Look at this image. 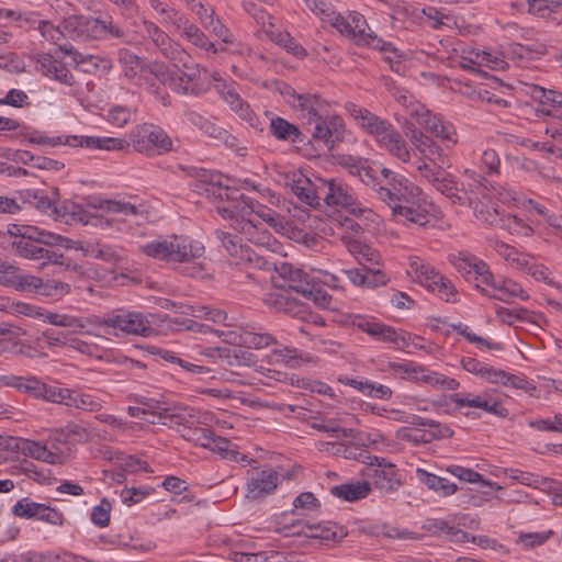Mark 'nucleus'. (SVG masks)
I'll return each mask as SVG.
<instances>
[{"instance_id":"23","label":"nucleus","mask_w":562,"mask_h":562,"mask_svg":"<svg viewBox=\"0 0 562 562\" xmlns=\"http://www.w3.org/2000/svg\"><path fill=\"white\" fill-rule=\"evenodd\" d=\"M311 134L315 142L324 144L328 149L342 140L345 125L340 116H323L312 125Z\"/></svg>"},{"instance_id":"57","label":"nucleus","mask_w":562,"mask_h":562,"mask_svg":"<svg viewBox=\"0 0 562 562\" xmlns=\"http://www.w3.org/2000/svg\"><path fill=\"white\" fill-rule=\"evenodd\" d=\"M508 477L513 481H516L522 485L531 486L535 488H541V487H553V482L548 480L547 477H542L539 475H536L530 472H525L520 470H510Z\"/></svg>"},{"instance_id":"17","label":"nucleus","mask_w":562,"mask_h":562,"mask_svg":"<svg viewBox=\"0 0 562 562\" xmlns=\"http://www.w3.org/2000/svg\"><path fill=\"white\" fill-rule=\"evenodd\" d=\"M147 38L155 48L168 60L188 59L187 49L170 37V35L157 22L144 19L142 21Z\"/></svg>"},{"instance_id":"18","label":"nucleus","mask_w":562,"mask_h":562,"mask_svg":"<svg viewBox=\"0 0 562 562\" xmlns=\"http://www.w3.org/2000/svg\"><path fill=\"white\" fill-rule=\"evenodd\" d=\"M453 267L468 280L475 283L477 289L484 284L493 283V274L490 267L481 259L459 252L450 258Z\"/></svg>"},{"instance_id":"26","label":"nucleus","mask_w":562,"mask_h":562,"mask_svg":"<svg viewBox=\"0 0 562 562\" xmlns=\"http://www.w3.org/2000/svg\"><path fill=\"white\" fill-rule=\"evenodd\" d=\"M292 108L297 112L299 117L312 125L325 116L327 103L317 94L292 93Z\"/></svg>"},{"instance_id":"9","label":"nucleus","mask_w":562,"mask_h":562,"mask_svg":"<svg viewBox=\"0 0 562 562\" xmlns=\"http://www.w3.org/2000/svg\"><path fill=\"white\" fill-rule=\"evenodd\" d=\"M407 273L414 281L428 291L437 293L446 302H456L457 292L451 281L424 259L416 256L409 257Z\"/></svg>"},{"instance_id":"7","label":"nucleus","mask_w":562,"mask_h":562,"mask_svg":"<svg viewBox=\"0 0 562 562\" xmlns=\"http://www.w3.org/2000/svg\"><path fill=\"white\" fill-rule=\"evenodd\" d=\"M100 210L101 227L113 228L117 232H130L133 225H139L148 218V210L144 203H133L124 200H97L90 204Z\"/></svg>"},{"instance_id":"33","label":"nucleus","mask_w":562,"mask_h":562,"mask_svg":"<svg viewBox=\"0 0 562 562\" xmlns=\"http://www.w3.org/2000/svg\"><path fill=\"white\" fill-rule=\"evenodd\" d=\"M236 231L240 232L246 238L258 247L272 249L276 239L266 229H260L255 218L251 216L238 222Z\"/></svg>"},{"instance_id":"13","label":"nucleus","mask_w":562,"mask_h":562,"mask_svg":"<svg viewBox=\"0 0 562 562\" xmlns=\"http://www.w3.org/2000/svg\"><path fill=\"white\" fill-rule=\"evenodd\" d=\"M321 192H324L323 201L329 206L342 207L356 216H362L366 213L374 215L361 205L352 190L340 180H321Z\"/></svg>"},{"instance_id":"29","label":"nucleus","mask_w":562,"mask_h":562,"mask_svg":"<svg viewBox=\"0 0 562 562\" xmlns=\"http://www.w3.org/2000/svg\"><path fill=\"white\" fill-rule=\"evenodd\" d=\"M402 125L405 135L409 138L413 147L425 157L441 156L442 147L428 136L423 130L418 128L412 121L404 119L403 122L397 120Z\"/></svg>"},{"instance_id":"14","label":"nucleus","mask_w":562,"mask_h":562,"mask_svg":"<svg viewBox=\"0 0 562 562\" xmlns=\"http://www.w3.org/2000/svg\"><path fill=\"white\" fill-rule=\"evenodd\" d=\"M138 403L144 405L148 412L158 411V416L160 419L170 418L171 422H175L176 424L179 425H206L209 420L207 413H203L195 408H189L178 405L171 406L168 405L162 400L142 397L138 400Z\"/></svg>"},{"instance_id":"48","label":"nucleus","mask_w":562,"mask_h":562,"mask_svg":"<svg viewBox=\"0 0 562 562\" xmlns=\"http://www.w3.org/2000/svg\"><path fill=\"white\" fill-rule=\"evenodd\" d=\"M418 382L426 383L437 390L443 391H456L459 389L460 383L453 378L438 373L423 367V373H420Z\"/></svg>"},{"instance_id":"11","label":"nucleus","mask_w":562,"mask_h":562,"mask_svg":"<svg viewBox=\"0 0 562 562\" xmlns=\"http://www.w3.org/2000/svg\"><path fill=\"white\" fill-rule=\"evenodd\" d=\"M330 25L339 33L352 37L358 44L368 45L384 50V42L369 27L364 16L358 12L350 13L347 18L341 14H330Z\"/></svg>"},{"instance_id":"6","label":"nucleus","mask_w":562,"mask_h":562,"mask_svg":"<svg viewBox=\"0 0 562 562\" xmlns=\"http://www.w3.org/2000/svg\"><path fill=\"white\" fill-rule=\"evenodd\" d=\"M119 63L124 77L137 87L148 90L164 106L170 104L169 94L157 85L167 78L168 66L164 63H145L139 56L127 48L117 52Z\"/></svg>"},{"instance_id":"50","label":"nucleus","mask_w":562,"mask_h":562,"mask_svg":"<svg viewBox=\"0 0 562 562\" xmlns=\"http://www.w3.org/2000/svg\"><path fill=\"white\" fill-rule=\"evenodd\" d=\"M485 285L495 290L497 293L493 294V296L501 301H507L510 297H519L524 301L529 299V295L524 291L521 285H519L518 283H516L512 280H503V281L496 282L493 279L492 284H485Z\"/></svg>"},{"instance_id":"8","label":"nucleus","mask_w":562,"mask_h":562,"mask_svg":"<svg viewBox=\"0 0 562 562\" xmlns=\"http://www.w3.org/2000/svg\"><path fill=\"white\" fill-rule=\"evenodd\" d=\"M187 57L188 59L181 57V60H171L177 71L170 75L168 70L166 80L164 82H157V85H160L164 89V86L167 83L172 91L179 94L200 95L209 89L202 76L206 70L201 68L200 65L193 60L188 50Z\"/></svg>"},{"instance_id":"59","label":"nucleus","mask_w":562,"mask_h":562,"mask_svg":"<svg viewBox=\"0 0 562 562\" xmlns=\"http://www.w3.org/2000/svg\"><path fill=\"white\" fill-rule=\"evenodd\" d=\"M460 60L459 65L464 69L475 70L479 68L481 58V50L470 45L459 44L454 49Z\"/></svg>"},{"instance_id":"46","label":"nucleus","mask_w":562,"mask_h":562,"mask_svg":"<svg viewBox=\"0 0 562 562\" xmlns=\"http://www.w3.org/2000/svg\"><path fill=\"white\" fill-rule=\"evenodd\" d=\"M68 349L98 360H102L104 355L109 351L106 347L89 337L82 338L74 335H71L69 339Z\"/></svg>"},{"instance_id":"63","label":"nucleus","mask_w":562,"mask_h":562,"mask_svg":"<svg viewBox=\"0 0 562 562\" xmlns=\"http://www.w3.org/2000/svg\"><path fill=\"white\" fill-rule=\"evenodd\" d=\"M299 358L297 349L289 346H278L272 349L269 361L272 364H284V366H293V363Z\"/></svg>"},{"instance_id":"37","label":"nucleus","mask_w":562,"mask_h":562,"mask_svg":"<svg viewBox=\"0 0 562 562\" xmlns=\"http://www.w3.org/2000/svg\"><path fill=\"white\" fill-rule=\"evenodd\" d=\"M425 131L439 138L448 149L458 144L456 127L452 123L445 121L443 117L438 114L432 117Z\"/></svg>"},{"instance_id":"10","label":"nucleus","mask_w":562,"mask_h":562,"mask_svg":"<svg viewBox=\"0 0 562 562\" xmlns=\"http://www.w3.org/2000/svg\"><path fill=\"white\" fill-rule=\"evenodd\" d=\"M130 140L137 153L149 157L172 150V140L168 134L151 123L135 126L130 133Z\"/></svg>"},{"instance_id":"54","label":"nucleus","mask_w":562,"mask_h":562,"mask_svg":"<svg viewBox=\"0 0 562 562\" xmlns=\"http://www.w3.org/2000/svg\"><path fill=\"white\" fill-rule=\"evenodd\" d=\"M447 472L458 477L460 481H464L468 483H482L483 485L490 486L494 490H502L503 487L495 482L485 481L483 476L469 468H464L461 465H450L446 469Z\"/></svg>"},{"instance_id":"52","label":"nucleus","mask_w":562,"mask_h":562,"mask_svg":"<svg viewBox=\"0 0 562 562\" xmlns=\"http://www.w3.org/2000/svg\"><path fill=\"white\" fill-rule=\"evenodd\" d=\"M508 232L510 235L518 237H530L533 235L535 229L530 224L519 218L515 214H505L501 227Z\"/></svg>"},{"instance_id":"58","label":"nucleus","mask_w":562,"mask_h":562,"mask_svg":"<svg viewBox=\"0 0 562 562\" xmlns=\"http://www.w3.org/2000/svg\"><path fill=\"white\" fill-rule=\"evenodd\" d=\"M311 427L313 429L318 430V431L327 432L330 437H335V438L355 437L353 429L340 427L334 420H323V419H319V418H314L311 422Z\"/></svg>"},{"instance_id":"61","label":"nucleus","mask_w":562,"mask_h":562,"mask_svg":"<svg viewBox=\"0 0 562 562\" xmlns=\"http://www.w3.org/2000/svg\"><path fill=\"white\" fill-rule=\"evenodd\" d=\"M252 215L261 218L277 232L284 229V217L265 205L255 203V211L252 212Z\"/></svg>"},{"instance_id":"49","label":"nucleus","mask_w":562,"mask_h":562,"mask_svg":"<svg viewBox=\"0 0 562 562\" xmlns=\"http://www.w3.org/2000/svg\"><path fill=\"white\" fill-rule=\"evenodd\" d=\"M269 130L276 138L292 143H295L301 135L300 130L294 124L280 116L270 120Z\"/></svg>"},{"instance_id":"15","label":"nucleus","mask_w":562,"mask_h":562,"mask_svg":"<svg viewBox=\"0 0 562 562\" xmlns=\"http://www.w3.org/2000/svg\"><path fill=\"white\" fill-rule=\"evenodd\" d=\"M11 246L15 255L22 258L29 260L44 259L45 261L42 262L41 269H43L48 263L63 266L66 270L78 271L80 269L78 265L72 263L70 260L66 259L63 254H58L40 246L37 239L35 238L14 239L11 243Z\"/></svg>"},{"instance_id":"32","label":"nucleus","mask_w":562,"mask_h":562,"mask_svg":"<svg viewBox=\"0 0 562 562\" xmlns=\"http://www.w3.org/2000/svg\"><path fill=\"white\" fill-rule=\"evenodd\" d=\"M280 276L288 280L289 286L303 295H312L313 278L308 272L292 265L283 263L280 268Z\"/></svg>"},{"instance_id":"47","label":"nucleus","mask_w":562,"mask_h":562,"mask_svg":"<svg viewBox=\"0 0 562 562\" xmlns=\"http://www.w3.org/2000/svg\"><path fill=\"white\" fill-rule=\"evenodd\" d=\"M490 245L492 248L507 262L515 268L520 269L521 266L527 265L528 255L520 254L515 247L496 238H491Z\"/></svg>"},{"instance_id":"20","label":"nucleus","mask_w":562,"mask_h":562,"mask_svg":"<svg viewBox=\"0 0 562 562\" xmlns=\"http://www.w3.org/2000/svg\"><path fill=\"white\" fill-rule=\"evenodd\" d=\"M90 38L95 41H117L121 44H132L130 31L111 15L93 18Z\"/></svg>"},{"instance_id":"30","label":"nucleus","mask_w":562,"mask_h":562,"mask_svg":"<svg viewBox=\"0 0 562 562\" xmlns=\"http://www.w3.org/2000/svg\"><path fill=\"white\" fill-rule=\"evenodd\" d=\"M396 100L408 115L409 119L407 120L412 121L416 126L419 125L424 130L436 115L407 91H398Z\"/></svg>"},{"instance_id":"42","label":"nucleus","mask_w":562,"mask_h":562,"mask_svg":"<svg viewBox=\"0 0 562 562\" xmlns=\"http://www.w3.org/2000/svg\"><path fill=\"white\" fill-rule=\"evenodd\" d=\"M527 12L531 15L558 21L562 16V1L527 0Z\"/></svg>"},{"instance_id":"16","label":"nucleus","mask_w":562,"mask_h":562,"mask_svg":"<svg viewBox=\"0 0 562 562\" xmlns=\"http://www.w3.org/2000/svg\"><path fill=\"white\" fill-rule=\"evenodd\" d=\"M284 536H304L306 538L319 539L322 541H338L347 536V530L333 521L318 524L293 522L282 528Z\"/></svg>"},{"instance_id":"27","label":"nucleus","mask_w":562,"mask_h":562,"mask_svg":"<svg viewBox=\"0 0 562 562\" xmlns=\"http://www.w3.org/2000/svg\"><path fill=\"white\" fill-rule=\"evenodd\" d=\"M218 335L228 344L252 349H262L276 344L274 337L270 334L257 333L243 327L234 330L221 331Z\"/></svg>"},{"instance_id":"44","label":"nucleus","mask_w":562,"mask_h":562,"mask_svg":"<svg viewBox=\"0 0 562 562\" xmlns=\"http://www.w3.org/2000/svg\"><path fill=\"white\" fill-rule=\"evenodd\" d=\"M55 220L67 224L81 223L88 225L92 223L91 216L81 205L76 203H66L59 209H54Z\"/></svg>"},{"instance_id":"31","label":"nucleus","mask_w":562,"mask_h":562,"mask_svg":"<svg viewBox=\"0 0 562 562\" xmlns=\"http://www.w3.org/2000/svg\"><path fill=\"white\" fill-rule=\"evenodd\" d=\"M36 61L37 70L41 71L44 76L53 78L67 86L74 85V76L64 63L55 59L48 54L37 55Z\"/></svg>"},{"instance_id":"34","label":"nucleus","mask_w":562,"mask_h":562,"mask_svg":"<svg viewBox=\"0 0 562 562\" xmlns=\"http://www.w3.org/2000/svg\"><path fill=\"white\" fill-rule=\"evenodd\" d=\"M23 452L38 461L50 464H60L66 460V453L57 448H49L38 441L27 440L23 446Z\"/></svg>"},{"instance_id":"3","label":"nucleus","mask_w":562,"mask_h":562,"mask_svg":"<svg viewBox=\"0 0 562 562\" xmlns=\"http://www.w3.org/2000/svg\"><path fill=\"white\" fill-rule=\"evenodd\" d=\"M195 191L209 199L224 220L233 221L235 231L238 222L251 216L255 211V202L238 189L224 183L221 175L203 176L195 184Z\"/></svg>"},{"instance_id":"64","label":"nucleus","mask_w":562,"mask_h":562,"mask_svg":"<svg viewBox=\"0 0 562 562\" xmlns=\"http://www.w3.org/2000/svg\"><path fill=\"white\" fill-rule=\"evenodd\" d=\"M390 369L401 379L418 382L423 366L414 362H391Z\"/></svg>"},{"instance_id":"53","label":"nucleus","mask_w":562,"mask_h":562,"mask_svg":"<svg viewBox=\"0 0 562 562\" xmlns=\"http://www.w3.org/2000/svg\"><path fill=\"white\" fill-rule=\"evenodd\" d=\"M188 311H181L182 314H189L193 317L198 318H205L209 321H212L214 323H221L227 326H232L233 323L231 322L228 315L226 312L222 310H215L211 308L209 306H184Z\"/></svg>"},{"instance_id":"62","label":"nucleus","mask_w":562,"mask_h":562,"mask_svg":"<svg viewBox=\"0 0 562 562\" xmlns=\"http://www.w3.org/2000/svg\"><path fill=\"white\" fill-rule=\"evenodd\" d=\"M211 136L220 139L226 147L234 150L238 156L247 154V147L236 136L220 127H212Z\"/></svg>"},{"instance_id":"39","label":"nucleus","mask_w":562,"mask_h":562,"mask_svg":"<svg viewBox=\"0 0 562 562\" xmlns=\"http://www.w3.org/2000/svg\"><path fill=\"white\" fill-rule=\"evenodd\" d=\"M464 176L470 180L467 190L469 205L471 206L474 205V203L482 202L481 199L490 201L491 189L485 178L472 169H465Z\"/></svg>"},{"instance_id":"5","label":"nucleus","mask_w":562,"mask_h":562,"mask_svg":"<svg viewBox=\"0 0 562 562\" xmlns=\"http://www.w3.org/2000/svg\"><path fill=\"white\" fill-rule=\"evenodd\" d=\"M161 319L160 315L144 314L138 311L115 308L103 315H89V322L95 324L97 330H102L110 341L111 338L153 337L157 335L154 325Z\"/></svg>"},{"instance_id":"21","label":"nucleus","mask_w":562,"mask_h":562,"mask_svg":"<svg viewBox=\"0 0 562 562\" xmlns=\"http://www.w3.org/2000/svg\"><path fill=\"white\" fill-rule=\"evenodd\" d=\"M450 401L456 404L457 408H479L498 417H506L508 415L507 409L502 405L501 401L494 397L492 392L488 390H485L477 395L470 393H453L450 395Z\"/></svg>"},{"instance_id":"38","label":"nucleus","mask_w":562,"mask_h":562,"mask_svg":"<svg viewBox=\"0 0 562 562\" xmlns=\"http://www.w3.org/2000/svg\"><path fill=\"white\" fill-rule=\"evenodd\" d=\"M417 480L439 496L448 497L453 495L458 486L446 477L432 474L422 468L416 469Z\"/></svg>"},{"instance_id":"35","label":"nucleus","mask_w":562,"mask_h":562,"mask_svg":"<svg viewBox=\"0 0 562 562\" xmlns=\"http://www.w3.org/2000/svg\"><path fill=\"white\" fill-rule=\"evenodd\" d=\"M269 302L276 311L282 312L291 317L306 321L310 316L307 305L295 297L276 294L270 297Z\"/></svg>"},{"instance_id":"43","label":"nucleus","mask_w":562,"mask_h":562,"mask_svg":"<svg viewBox=\"0 0 562 562\" xmlns=\"http://www.w3.org/2000/svg\"><path fill=\"white\" fill-rule=\"evenodd\" d=\"M150 10L159 16V23L166 29L173 31L177 24L180 22L183 12L175 7H169L161 0H147Z\"/></svg>"},{"instance_id":"55","label":"nucleus","mask_w":562,"mask_h":562,"mask_svg":"<svg viewBox=\"0 0 562 562\" xmlns=\"http://www.w3.org/2000/svg\"><path fill=\"white\" fill-rule=\"evenodd\" d=\"M201 26L204 31H209L211 34L220 38L225 44H234L235 36L232 31L223 23L221 18L214 12Z\"/></svg>"},{"instance_id":"41","label":"nucleus","mask_w":562,"mask_h":562,"mask_svg":"<svg viewBox=\"0 0 562 562\" xmlns=\"http://www.w3.org/2000/svg\"><path fill=\"white\" fill-rule=\"evenodd\" d=\"M93 16H86V15H77L72 14L67 18H65L61 21V27L65 36H69L71 38H82V40H89L90 38V30L92 24Z\"/></svg>"},{"instance_id":"56","label":"nucleus","mask_w":562,"mask_h":562,"mask_svg":"<svg viewBox=\"0 0 562 562\" xmlns=\"http://www.w3.org/2000/svg\"><path fill=\"white\" fill-rule=\"evenodd\" d=\"M471 207H473L474 216L479 221L490 226L501 227L504 215L501 216L496 207L490 206L484 201L474 203Z\"/></svg>"},{"instance_id":"45","label":"nucleus","mask_w":562,"mask_h":562,"mask_svg":"<svg viewBox=\"0 0 562 562\" xmlns=\"http://www.w3.org/2000/svg\"><path fill=\"white\" fill-rule=\"evenodd\" d=\"M371 484L367 481H359L336 485L331 487V494L348 502H357L369 495Z\"/></svg>"},{"instance_id":"51","label":"nucleus","mask_w":562,"mask_h":562,"mask_svg":"<svg viewBox=\"0 0 562 562\" xmlns=\"http://www.w3.org/2000/svg\"><path fill=\"white\" fill-rule=\"evenodd\" d=\"M89 258L99 259L108 263L117 265L123 260L122 251L113 246L94 241L88 249Z\"/></svg>"},{"instance_id":"28","label":"nucleus","mask_w":562,"mask_h":562,"mask_svg":"<svg viewBox=\"0 0 562 562\" xmlns=\"http://www.w3.org/2000/svg\"><path fill=\"white\" fill-rule=\"evenodd\" d=\"M47 323L59 327L72 328L74 334H82L85 337H94L100 341L108 340L105 336H101L97 330L95 324L89 322V316L79 317L50 312L49 315H47Z\"/></svg>"},{"instance_id":"1","label":"nucleus","mask_w":562,"mask_h":562,"mask_svg":"<svg viewBox=\"0 0 562 562\" xmlns=\"http://www.w3.org/2000/svg\"><path fill=\"white\" fill-rule=\"evenodd\" d=\"M139 251L155 260L173 266L192 278L206 274L203 262L205 248L196 240L183 235H168L139 246Z\"/></svg>"},{"instance_id":"19","label":"nucleus","mask_w":562,"mask_h":562,"mask_svg":"<svg viewBox=\"0 0 562 562\" xmlns=\"http://www.w3.org/2000/svg\"><path fill=\"white\" fill-rule=\"evenodd\" d=\"M321 180L313 182L300 171H290L284 177V184L301 202L317 207L321 205L324 194L321 192Z\"/></svg>"},{"instance_id":"25","label":"nucleus","mask_w":562,"mask_h":562,"mask_svg":"<svg viewBox=\"0 0 562 562\" xmlns=\"http://www.w3.org/2000/svg\"><path fill=\"white\" fill-rule=\"evenodd\" d=\"M172 32L177 33L181 40L201 50L212 54H216L218 52L215 43L210 40L201 24L198 25L186 14Z\"/></svg>"},{"instance_id":"40","label":"nucleus","mask_w":562,"mask_h":562,"mask_svg":"<svg viewBox=\"0 0 562 562\" xmlns=\"http://www.w3.org/2000/svg\"><path fill=\"white\" fill-rule=\"evenodd\" d=\"M201 353L215 363L231 367L241 363L245 364L246 361H249L251 357V353L241 350L237 351L236 349L229 348H207Z\"/></svg>"},{"instance_id":"36","label":"nucleus","mask_w":562,"mask_h":562,"mask_svg":"<svg viewBox=\"0 0 562 562\" xmlns=\"http://www.w3.org/2000/svg\"><path fill=\"white\" fill-rule=\"evenodd\" d=\"M449 167V160L447 159V156L445 154H442L440 157H425L423 159H419L416 165V169L419 172L420 177L431 184L435 181H438V178Z\"/></svg>"},{"instance_id":"12","label":"nucleus","mask_w":562,"mask_h":562,"mask_svg":"<svg viewBox=\"0 0 562 562\" xmlns=\"http://www.w3.org/2000/svg\"><path fill=\"white\" fill-rule=\"evenodd\" d=\"M362 463L369 465L362 471V474L370 477L375 488L382 493H393L401 485V475L396 467L384 458L371 456L367 451H361Z\"/></svg>"},{"instance_id":"4","label":"nucleus","mask_w":562,"mask_h":562,"mask_svg":"<svg viewBox=\"0 0 562 562\" xmlns=\"http://www.w3.org/2000/svg\"><path fill=\"white\" fill-rule=\"evenodd\" d=\"M346 110L373 137L379 148L403 164L411 162L413 147L390 121L355 103H347Z\"/></svg>"},{"instance_id":"60","label":"nucleus","mask_w":562,"mask_h":562,"mask_svg":"<svg viewBox=\"0 0 562 562\" xmlns=\"http://www.w3.org/2000/svg\"><path fill=\"white\" fill-rule=\"evenodd\" d=\"M41 510H44V504L35 503L30 498H22L12 507L14 516L25 519L38 518Z\"/></svg>"},{"instance_id":"2","label":"nucleus","mask_w":562,"mask_h":562,"mask_svg":"<svg viewBox=\"0 0 562 562\" xmlns=\"http://www.w3.org/2000/svg\"><path fill=\"white\" fill-rule=\"evenodd\" d=\"M375 193L391 209L396 221L418 226L429 222L428 211L419 204L423 190L404 176H393L386 186L375 188Z\"/></svg>"},{"instance_id":"24","label":"nucleus","mask_w":562,"mask_h":562,"mask_svg":"<svg viewBox=\"0 0 562 562\" xmlns=\"http://www.w3.org/2000/svg\"><path fill=\"white\" fill-rule=\"evenodd\" d=\"M351 323L355 327L380 341L389 342L396 348L407 346L405 337L391 326L370 321L360 315L353 316Z\"/></svg>"},{"instance_id":"22","label":"nucleus","mask_w":562,"mask_h":562,"mask_svg":"<svg viewBox=\"0 0 562 562\" xmlns=\"http://www.w3.org/2000/svg\"><path fill=\"white\" fill-rule=\"evenodd\" d=\"M281 482L280 474L272 468L252 471L247 480L246 497L259 501L274 493Z\"/></svg>"}]
</instances>
